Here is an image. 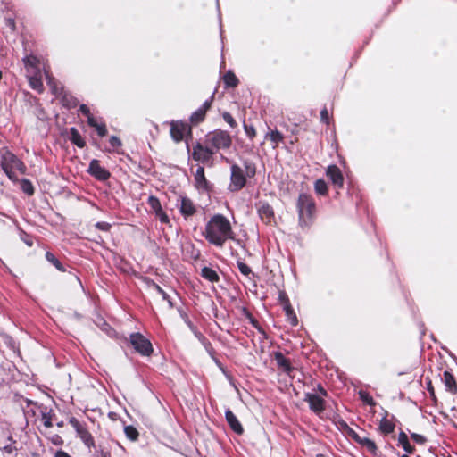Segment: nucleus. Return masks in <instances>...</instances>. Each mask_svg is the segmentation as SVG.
<instances>
[{
  "label": "nucleus",
  "instance_id": "1",
  "mask_svg": "<svg viewBox=\"0 0 457 457\" xmlns=\"http://www.w3.org/2000/svg\"><path fill=\"white\" fill-rule=\"evenodd\" d=\"M206 240L219 247L228 239L234 238L229 220L221 214H216L207 222L204 233Z\"/></svg>",
  "mask_w": 457,
  "mask_h": 457
},
{
  "label": "nucleus",
  "instance_id": "2",
  "mask_svg": "<svg viewBox=\"0 0 457 457\" xmlns=\"http://www.w3.org/2000/svg\"><path fill=\"white\" fill-rule=\"evenodd\" d=\"M2 168L11 180H16V171L24 174L26 167L13 154L6 151L2 154Z\"/></svg>",
  "mask_w": 457,
  "mask_h": 457
},
{
  "label": "nucleus",
  "instance_id": "3",
  "mask_svg": "<svg viewBox=\"0 0 457 457\" xmlns=\"http://www.w3.org/2000/svg\"><path fill=\"white\" fill-rule=\"evenodd\" d=\"M297 208L301 224L307 226L315 212V203L312 196L301 194L298 197Z\"/></svg>",
  "mask_w": 457,
  "mask_h": 457
},
{
  "label": "nucleus",
  "instance_id": "4",
  "mask_svg": "<svg viewBox=\"0 0 457 457\" xmlns=\"http://www.w3.org/2000/svg\"><path fill=\"white\" fill-rule=\"evenodd\" d=\"M205 143L213 151H219L229 148L232 144V138L227 131L218 129L206 135Z\"/></svg>",
  "mask_w": 457,
  "mask_h": 457
},
{
  "label": "nucleus",
  "instance_id": "5",
  "mask_svg": "<svg viewBox=\"0 0 457 457\" xmlns=\"http://www.w3.org/2000/svg\"><path fill=\"white\" fill-rule=\"evenodd\" d=\"M130 343L135 350L142 355L149 356L153 353L151 342L140 333L131 334Z\"/></svg>",
  "mask_w": 457,
  "mask_h": 457
},
{
  "label": "nucleus",
  "instance_id": "6",
  "mask_svg": "<svg viewBox=\"0 0 457 457\" xmlns=\"http://www.w3.org/2000/svg\"><path fill=\"white\" fill-rule=\"evenodd\" d=\"M320 394L306 393L304 395V401L308 403L310 409L315 413H320L325 409L323 396L326 395V391L320 389Z\"/></svg>",
  "mask_w": 457,
  "mask_h": 457
},
{
  "label": "nucleus",
  "instance_id": "7",
  "mask_svg": "<svg viewBox=\"0 0 457 457\" xmlns=\"http://www.w3.org/2000/svg\"><path fill=\"white\" fill-rule=\"evenodd\" d=\"M246 179L243 170L238 165H232L229 190L236 192L240 190L245 185Z\"/></svg>",
  "mask_w": 457,
  "mask_h": 457
},
{
  "label": "nucleus",
  "instance_id": "8",
  "mask_svg": "<svg viewBox=\"0 0 457 457\" xmlns=\"http://www.w3.org/2000/svg\"><path fill=\"white\" fill-rule=\"evenodd\" d=\"M71 424L75 428L78 436L88 448L95 446V441L92 435L82 424L79 423V420L72 419L71 420Z\"/></svg>",
  "mask_w": 457,
  "mask_h": 457
},
{
  "label": "nucleus",
  "instance_id": "9",
  "mask_svg": "<svg viewBox=\"0 0 457 457\" xmlns=\"http://www.w3.org/2000/svg\"><path fill=\"white\" fill-rule=\"evenodd\" d=\"M213 154L214 151L210 145L204 146L198 143L193 148L192 157L195 161L207 162L212 159Z\"/></svg>",
  "mask_w": 457,
  "mask_h": 457
},
{
  "label": "nucleus",
  "instance_id": "10",
  "mask_svg": "<svg viewBox=\"0 0 457 457\" xmlns=\"http://www.w3.org/2000/svg\"><path fill=\"white\" fill-rule=\"evenodd\" d=\"M88 172L98 180L104 181L111 176L110 172L100 165L99 161L92 160L89 163Z\"/></svg>",
  "mask_w": 457,
  "mask_h": 457
},
{
  "label": "nucleus",
  "instance_id": "11",
  "mask_svg": "<svg viewBox=\"0 0 457 457\" xmlns=\"http://www.w3.org/2000/svg\"><path fill=\"white\" fill-rule=\"evenodd\" d=\"M190 132V128L186 123L173 121L170 124V136L176 142H179L184 136Z\"/></svg>",
  "mask_w": 457,
  "mask_h": 457
},
{
  "label": "nucleus",
  "instance_id": "12",
  "mask_svg": "<svg viewBox=\"0 0 457 457\" xmlns=\"http://www.w3.org/2000/svg\"><path fill=\"white\" fill-rule=\"evenodd\" d=\"M326 174L335 186L338 187H341L343 186L344 178L341 170L337 166L329 165L327 169Z\"/></svg>",
  "mask_w": 457,
  "mask_h": 457
},
{
  "label": "nucleus",
  "instance_id": "13",
  "mask_svg": "<svg viewBox=\"0 0 457 457\" xmlns=\"http://www.w3.org/2000/svg\"><path fill=\"white\" fill-rule=\"evenodd\" d=\"M225 418L229 425L230 428L237 434L241 435L244 432L243 427L236 415L230 411L227 410L225 411Z\"/></svg>",
  "mask_w": 457,
  "mask_h": 457
},
{
  "label": "nucleus",
  "instance_id": "14",
  "mask_svg": "<svg viewBox=\"0 0 457 457\" xmlns=\"http://www.w3.org/2000/svg\"><path fill=\"white\" fill-rule=\"evenodd\" d=\"M27 73L41 72L39 60L35 55H29L24 58Z\"/></svg>",
  "mask_w": 457,
  "mask_h": 457
},
{
  "label": "nucleus",
  "instance_id": "15",
  "mask_svg": "<svg viewBox=\"0 0 457 457\" xmlns=\"http://www.w3.org/2000/svg\"><path fill=\"white\" fill-rule=\"evenodd\" d=\"M179 211L184 216H191L195 212V207L190 199L181 197Z\"/></svg>",
  "mask_w": 457,
  "mask_h": 457
},
{
  "label": "nucleus",
  "instance_id": "16",
  "mask_svg": "<svg viewBox=\"0 0 457 457\" xmlns=\"http://www.w3.org/2000/svg\"><path fill=\"white\" fill-rule=\"evenodd\" d=\"M275 361L278 366V368L287 373V375H290L293 371V368L291 367V364L289 361L284 357V355L281 353H277L275 354Z\"/></svg>",
  "mask_w": 457,
  "mask_h": 457
},
{
  "label": "nucleus",
  "instance_id": "17",
  "mask_svg": "<svg viewBox=\"0 0 457 457\" xmlns=\"http://www.w3.org/2000/svg\"><path fill=\"white\" fill-rule=\"evenodd\" d=\"M195 187L198 189H206L208 183L204 176V169L202 166L197 167L195 174Z\"/></svg>",
  "mask_w": 457,
  "mask_h": 457
},
{
  "label": "nucleus",
  "instance_id": "18",
  "mask_svg": "<svg viewBox=\"0 0 457 457\" xmlns=\"http://www.w3.org/2000/svg\"><path fill=\"white\" fill-rule=\"evenodd\" d=\"M30 87L37 90L38 92L43 91V83L41 72L28 73Z\"/></svg>",
  "mask_w": 457,
  "mask_h": 457
},
{
  "label": "nucleus",
  "instance_id": "19",
  "mask_svg": "<svg viewBox=\"0 0 457 457\" xmlns=\"http://www.w3.org/2000/svg\"><path fill=\"white\" fill-rule=\"evenodd\" d=\"M259 215L261 219L266 222H270L272 217H273V210L272 208L266 204H262L258 209Z\"/></svg>",
  "mask_w": 457,
  "mask_h": 457
},
{
  "label": "nucleus",
  "instance_id": "20",
  "mask_svg": "<svg viewBox=\"0 0 457 457\" xmlns=\"http://www.w3.org/2000/svg\"><path fill=\"white\" fill-rule=\"evenodd\" d=\"M443 379L446 389L449 392L455 394L457 392V385L453 376L450 372L445 371Z\"/></svg>",
  "mask_w": 457,
  "mask_h": 457
},
{
  "label": "nucleus",
  "instance_id": "21",
  "mask_svg": "<svg viewBox=\"0 0 457 457\" xmlns=\"http://www.w3.org/2000/svg\"><path fill=\"white\" fill-rule=\"evenodd\" d=\"M265 138L272 143L273 148H277L278 144L283 141L284 137L278 130H270L265 135Z\"/></svg>",
  "mask_w": 457,
  "mask_h": 457
},
{
  "label": "nucleus",
  "instance_id": "22",
  "mask_svg": "<svg viewBox=\"0 0 457 457\" xmlns=\"http://www.w3.org/2000/svg\"><path fill=\"white\" fill-rule=\"evenodd\" d=\"M201 275L204 278L212 283L217 282L220 279L217 272L209 267H204L201 270Z\"/></svg>",
  "mask_w": 457,
  "mask_h": 457
},
{
  "label": "nucleus",
  "instance_id": "23",
  "mask_svg": "<svg viewBox=\"0 0 457 457\" xmlns=\"http://www.w3.org/2000/svg\"><path fill=\"white\" fill-rule=\"evenodd\" d=\"M398 443L408 453H412L414 447L411 445L408 440V436L404 432H401L398 436Z\"/></svg>",
  "mask_w": 457,
  "mask_h": 457
},
{
  "label": "nucleus",
  "instance_id": "24",
  "mask_svg": "<svg viewBox=\"0 0 457 457\" xmlns=\"http://www.w3.org/2000/svg\"><path fill=\"white\" fill-rule=\"evenodd\" d=\"M379 429L384 434H390L395 429V424L386 418H383L380 420Z\"/></svg>",
  "mask_w": 457,
  "mask_h": 457
},
{
  "label": "nucleus",
  "instance_id": "25",
  "mask_svg": "<svg viewBox=\"0 0 457 457\" xmlns=\"http://www.w3.org/2000/svg\"><path fill=\"white\" fill-rule=\"evenodd\" d=\"M71 141L80 148L85 146L84 139L79 135V131L74 128L71 129Z\"/></svg>",
  "mask_w": 457,
  "mask_h": 457
},
{
  "label": "nucleus",
  "instance_id": "26",
  "mask_svg": "<svg viewBox=\"0 0 457 457\" xmlns=\"http://www.w3.org/2000/svg\"><path fill=\"white\" fill-rule=\"evenodd\" d=\"M360 445L362 447H364L367 451H369L370 453L375 454L377 452L376 444L366 436H363L362 441Z\"/></svg>",
  "mask_w": 457,
  "mask_h": 457
},
{
  "label": "nucleus",
  "instance_id": "27",
  "mask_svg": "<svg viewBox=\"0 0 457 457\" xmlns=\"http://www.w3.org/2000/svg\"><path fill=\"white\" fill-rule=\"evenodd\" d=\"M314 189L318 195H325L328 193L327 183L323 179H317L314 184Z\"/></svg>",
  "mask_w": 457,
  "mask_h": 457
},
{
  "label": "nucleus",
  "instance_id": "28",
  "mask_svg": "<svg viewBox=\"0 0 457 457\" xmlns=\"http://www.w3.org/2000/svg\"><path fill=\"white\" fill-rule=\"evenodd\" d=\"M284 311L290 323L295 326L297 324V318L288 303L285 304Z\"/></svg>",
  "mask_w": 457,
  "mask_h": 457
},
{
  "label": "nucleus",
  "instance_id": "29",
  "mask_svg": "<svg viewBox=\"0 0 457 457\" xmlns=\"http://www.w3.org/2000/svg\"><path fill=\"white\" fill-rule=\"evenodd\" d=\"M126 436L131 441H137L138 438V431L133 426H126L124 428Z\"/></svg>",
  "mask_w": 457,
  "mask_h": 457
},
{
  "label": "nucleus",
  "instance_id": "30",
  "mask_svg": "<svg viewBox=\"0 0 457 457\" xmlns=\"http://www.w3.org/2000/svg\"><path fill=\"white\" fill-rule=\"evenodd\" d=\"M224 82L228 87H236L238 84V79L234 73L228 71L224 75Z\"/></svg>",
  "mask_w": 457,
  "mask_h": 457
},
{
  "label": "nucleus",
  "instance_id": "31",
  "mask_svg": "<svg viewBox=\"0 0 457 457\" xmlns=\"http://www.w3.org/2000/svg\"><path fill=\"white\" fill-rule=\"evenodd\" d=\"M46 259L49 262H51L60 271H64L65 270L63 266H62V264L55 258V256L52 253L47 252L46 253Z\"/></svg>",
  "mask_w": 457,
  "mask_h": 457
},
{
  "label": "nucleus",
  "instance_id": "32",
  "mask_svg": "<svg viewBox=\"0 0 457 457\" xmlns=\"http://www.w3.org/2000/svg\"><path fill=\"white\" fill-rule=\"evenodd\" d=\"M205 116V109H198L191 115V121L198 123L204 120Z\"/></svg>",
  "mask_w": 457,
  "mask_h": 457
},
{
  "label": "nucleus",
  "instance_id": "33",
  "mask_svg": "<svg viewBox=\"0 0 457 457\" xmlns=\"http://www.w3.org/2000/svg\"><path fill=\"white\" fill-rule=\"evenodd\" d=\"M359 396L368 405H370V406L375 405V401L373 400L372 396H370L368 392L361 390V391H359Z\"/></svg>",
  "mask_w": 457,
  "mask_h": 457
},
{
  "label": "nucleus",
  "instance_id": "34",
  "mask_svg": "<svg viewBox=\"0 0 457 457\" xmlns=\"http://www.w3.org/2000/svg\"><path fill=\"white\" fill-rule=\"evenodd\" d=\"M148 204L154 213L162 209L160 201L154 196H150L148 198Z\"/></svg>",
  "mask_w": 457,
  "mask_h": 457
},
{
  "label": "nucleus",
  "instance_id": "35",
  "mask_svg": "<svg viewBox=\"0 0 457 457\" xmlns=\"http://www.w3.org/2000/svg\"><path fill=\"white\" fill-rule=\"evenodd\" d=\"M21 187L22 190L28 195H32L34 193L33 186L28 179H22Z\"/></svg>",
  "mask_w": 457,
  "mask_h": 457
},
{
  "label": "nucleus",
  "instance_id": "36",
  "mask_svg": "<svg viewBox=\"0 0 457 457\" xmlns=\"http://www.w3.org/2000/svg\"><path fill=\"white\" fill-rule=\"evenodd\" d=\"M246 176L252 178L255 175V166L250 162H245Z\"/></svg>",
  "mask_w": 457,
  "mask_h": 457
},
{
  "label": "nucleus",
  "instance_id": "37",
  "mask_svg": "<svg viewBox=\"0 0 457 457\" xmlns=\"http://www.w3.org/2000/svg\"><path fill=\"white\" fill-rule=\"evenodd\" d=\"M156 218L160 220L161 222L168 224L170 222V219L168 215L162 211V208L155 212Z\"/></svg>",
  "mask_w": 457,
  "mask_h": 457
},
{
  "label": "nucleus",
  "instance_id": "38",
  "mask_svg": "<svg viewBox=\"0 0 457 457\" xmlns=\"http://www.w3.org/2000/svg\"><path fill=\"white\" fill-rule=\"evenodd\" d=\"M237 267L240 272L245 276H248L252 271L250 267L242 262H237Z\"/></svg>",
  "mask_w": 457,
  "mask_h": 457
},
{
  "label": "nucleus",
  "instance_id": "39",
  "mask_svg": "<svg viewBox=\"0 0 457 457\" xmlns=\"http://www.w3.org/2000/svg\"><path fill=\"white\" fill-rule=\"evenodd\" d=\"M348 429V435L358 444H361L362 441L363 436H361L358 433H356L354 430H353L350 428H347Z\"/></svg>",
  "mask_w": 457,
  "mask_h": 457
},
{
  "label": "nucleus",
  "instance_id": "40",
  "mask_svg": "<svg viewBox=\"0 0 457 457\" xmlns=\"http://www.w3.org/2000/svg\"><path fill=\"white\" fill-rule=\"evenodd\" d=\"M224 120L229 124L230 127L234 128L237 126L236 120L233 119V117L228 112H224L222 115Z\"/></svg>",
  "mask_w": 457,
  "mask_h": 457
},
{
  "label": "nucleus",
  "instance_id": "41",
  "mask_svg": "<svg viewBox=\"0 0 457 457\" xmlns=\"http://www.w3.org/2000/svg\"><path fill=\"white\" fill-rule=\"evenodd\" d=\"M244 129H245V134L250 137V138H253L255 137L256 135V130L253 127V126H248L246 124H244Z\"/></svg>",
  "mask_w": 457,
  "mask_h": 457
},
{
  "label": "nucleus",
  "instance_id": "42",
  "mask_svg": "<svg viewBox=\"0 0 457 457\" xmlns=\"http://www.w3.org/2000/svg\"><path fill=\"white\" fill-rule=\"evenodd\" d=\"M95 129H96V131L100 137H104L107 133V129H106V127L104 124L97 123V125L95 127Z\"/></svg>",
  "mask_w": 457,
  "mask_h": 457
},
{
  "label": "nucleus",
  "instance_id": "43",
  "mask_svg": "<svg viewBox=\"0 0 457 457\" xmlns=\"http://www.w3.org/2000/svg\"><path fill=\"white\" fill-rule=\"evenodd\" d=\"M411 438H412L416 443L420 444V445H422V444H424V443L426 442V438H425L423 436L420 435V434L412 433V434L411 435Z\"/></svg>",
  "mask_w": 457,
  "mask_h": 457
},
{
  "label": "nucleus",
  "instance_id": "44",
  "mask_svg": "<svg viewBox=\"0 0 457 457\" xmlns=\"http://www.w3.org/2000/svg\"><path fill=\"white\" fill-rule=\"evenodd\" d=\"M320 120L322 122H325V123H328L329 121V118H328V111L324 108L323 110H321L320 112Z\"/></svg>",
  "mask_w": 457,
  "mask_h": 457
},
{
  "label": "nucleus",
  "instance_id": "45",
  "mask_svg": "<svg viewBox=\"0 0 457 457\" xmlns=\"http://www.w3.org/2000/svg\"><path fill=\"white\" fill-rule=\"evenodd\" d=\"M96 227L100 230L108 231L111 226L107 222H97Z\"/></svg>",
  "mask_w": 457,
  "mask_h": 457
},
{
  "label": "nucleus",
  "instance_id": "46",
  "mask_svg": "<svg viewBox=\"0 0 457 457\" xmlns=\"http://www.w3.org/2000/svg\"><path fill=\"white\" fill-rule=\"evenodd\" d=\"M152 287L162 295L163 299H168L167 294L155 283H152Z\"/></svg>",
  "mask_w": 457,
  "mask_h": 457
},
{
  "label": "nucleus",
  "instance_id": "47",
  "mask_svg": "<svg viewBox=\"0 0 457 457\" xmlns=\"http://www.w3.org/2000/svg\"><path fill=\"white\" fill-rule=\"evenodd\" d=\"M110 144L112 147H118L120 145V140L116 137H112L110 138Z\"/></svg>",
  "mask_w": 457,
  "mask_h": 457
},
{
  "label": "nucleus",
  "instance_id": "48",
  "mask_svg": "<svg viewBox=\"0 0 457 457\" xmlns=\"http://www.w3.org/2000/svg\"><path fill=\"white\" fill-rule=\"evenodd\" d=\"M87 123L89 126L95 128L97 125V121L96 120V119L93 117L92 114H90L89 116H87Z\"/></svg>",
  "mask_w": 457,
  "mask_h": 457
},
{
  "label": "nucleus",
  "instance_id": "49",
  "mask_svg": "<svg viewBox=\"0 0 457 457\" xmlns=\"http://www.w3.org/2000/svg\"><path fill=\"white\" fill-rule=\"evenodd\" d=\"M80 112L85 115V116H89L91 113H90V110L89 108L86 105V104H81L80 105Z\"/></svg>",
  "mask_w": 457,
  "mask_h": 457
},
{
  "label": "nucleus",
  "instance_id": "50",
  "mask_svg": "<svg viewBox=\"0 0 457 457\" xmlns=\"http://www.w3.org/2000/svg\"><path fill=\"white\" fill-rule=\"evenodd\" d=\"M212 100H206L200 109H205V112L211 107Z\"/></svg>",
  "mask_w": 457,
  "mask_h": 457
},
{
  "label": "nucleus",
  "instance_id": "51",
  "mask_svg": "<svg viewBox=\"0 0 457 457\" xmlns=\"http://www.w3.org/2000/svg\"><path fill=\"white\" fill-rule=\"evenodd\" d=\"M54 457H71L67 453L63 451H58Z\"/></svg>",
  "mask_w": 457,
  "mask_h": 457
},
{
  "label": "nucleus",
  "instance_id": "52",
  "mask_svg": "<svg viewBox=\"0 0 457 457\" xmlns=\"http://www.w3.org/2000/svg\"><path fill=\"white\" fill-rule=\"evenodd\" d=\"M45 74H46V79L47 80V83L52 86V84L54 83V79L51 78L48 74V72L46 71H45Z\"/></svg>",
  "mask_w": 457,
  "mask_h": 457
},
{
  "label": "nucleus",
  "instance_id": "53",
  "mask_svg": "<svg viewBox=\"0 0 457 457\" xmlns=\"http://www.w3.org/2000/svg\"><path fill=\"white\" fill-rule=\"evenodd\" d=\"M44 424H45V426H46V427H48V428L52 427V423H51V421H50V420H46V421L44 422Z\"/></svg>",
  "mask_w": 457,
  "mask_h": 457
},
{
  "label": "nucleus",
  "instance_id": "54",
  "mask_svg": "<svg viewBox=\"0 0 457 457\" xmlns=\"http://www.w3.org/2000/svg\"><path fill=\"white\" fill-rule=\"evenodd\" d=\"M316 457H327V456H325L324 454H317Z\"/></svg>",
  "mask_w": 457,
  "mask_h": 457
}]
</instances>
